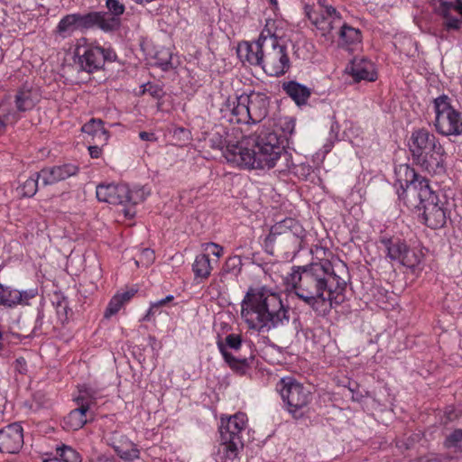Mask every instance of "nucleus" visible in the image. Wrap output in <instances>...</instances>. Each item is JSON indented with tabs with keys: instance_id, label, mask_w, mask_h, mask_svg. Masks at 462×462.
<instances>
[{
	"instance_id": "nucleus-1",
	"label": "nucleus",
	"mask_w": 462,
	"mask_h": 462,
	"mask_svg": "<svg viewBox=\"0 0 462 462\" xmlns=\"http://www.w3.org/2000/svg\"><path fill=\"white\" fill-rule=\"evenodd\" d=\"M285 283L291 293L319 316H326L345 300L346 281L328 260L292 266Z\"/></svg>"
},
{
	"instance_id": "nucleus-2",
	"label": "nucleus",
	"mask_w": 462,
	"mask_h": 462,
	"mask_svg": "<svg viewBox=\"0 0 462 462\" xmlns=\"http://www.w3.org/2000/svg\"><path fill=\"white\" fill-rule=\"evenodd\" d=\"M224 155L228 162L251 169L269 170L277 166L279 171H285L292 165L279 136L270 130L228 144Z\"/></svg>"
},
{
	"instance_id": "nucleus-3",
	"label": "nucleus",
	"mask_w": 462,
	"mask_h": 462,
	"mask_svg": "<svg viewBox=\"0 0 462 462\" xmlns=\"http://www.w3.org/2000/svg\"><path fill=\"white\" fill-rule=\"evenodd\" d=\"M241 317L248 328L268 333L289 324L290 308L273 289L250 287L241 302Z\"/></svg>"
},
{
	"instance_id": "nucleus-4",
	"label": "nucleus",
	"mask_w": 462,
	"mask_h": 462,
	"mask_svg": "<svg viewBox=\"0 0 462 462\" xmlns=\"http://www.w3.org/2000/svg\"><path fill=\"white\" fill-rule=\"evenodd\" d=\"M304 230L291 218L285 219L272 226L264 241L266 252L278 258H292L300 250Z\"/></svg>"
},
{
	"instance_id": "nucleus-5",
	"label": "nucleus",
	"mask_w": 462,
	"mask_h": 462,
	"mask_svg": "<svg viewBox=\"0 0 462 462\" xmlns=\"http://www.w3.org/2000/svg\"><path fill=\"white\" fill-rule=\"evenodd\" d=\"M282 399L287 404L288 411L295 419L302 418L311 401V393L292 377L282 378L276 385Z\"/></svg>"
},
{
	"instance_id": "nucleus-6",
	"label": "nucleus",
	"mask_w": 462,
	"mask_h": 462,
	"mask_svg": "<svg viewBox=\"0 0 462 462\" xmlns=\"http://www.w3.org/2000/svg\"><path fill=\"white\" fill-rule=\"evenodd\" d=\"M306 15L311 23L319 31L326 41L333 42L334 30L342 24V16L337 9L328 3V0H317L316 9L305 6Z\"/></svg>"
},
{
	"instance_id": "nucleus-7",
	"label": "nucleus",
	"mask_w": 462,
	"mask_h": 462,
	"mask_svg": "<svg viewBox=\"0 0 462 462\" xmlns=\"http://www.w3.org/2000/svg\"><path fill=\"white\" fill-rule=\"evenodd\" d=\"M435 122L437 132L442 135H460L462 134V117L450 103V98L442 95L434 99Z\"/></svg>"
},
{
	"instance_id": "nucleus-8",
	"label": "nucleus",
	"mask_w": 462,
	"mask_h": 462,
	"mask_svg": "<svg viewBox=\"0 0 462 462\" xmlns=\"http://www.w3.org/2000/svg\"><path fill=\"white\" fill-rule=\"evenodd\" d=\"M394 173L396 177L395 187L400 198L405 193L417 198H429L430 196L429 180L419 176L410 165L400 164L396 166Z\"/></svg>"
},
{
	"instance_id": "nucleus-9",
	"label": "nucleus",
	"mask_w": 462,
	"mask_h": 462,
	"mask_svg": "<svg viewBox=\"0 0 462 462\" xmlns=\"http://www.w3.org/2000/svg\"><path fill=\"white\" fill-rule=\"evenodd\" d=\"M246 425L247 416L243 412H237L226 420H221L219 432L222 448L228 457H235L238 447L243 446L242 432L245 430Z\"/></svg>"
},
{
	"instance_id": "nucleus-10",
	"label": "nucleus",
	"mask_w": 462,
	"mask_h": 462,
	"mask_svg": "<svg viewBox=\"0 0 462 462\" xmlns=\"http://www.w3.org/2000/svg\"><path fill=\"white\" fill-rule=\"evenodd\" d=\"M262 69L272 77H280L291 68L287 47L278 38H267Z\"/></svg>"
},
{
	"instance_id": "nucleus-11",
	"label": "nucleus",
	"mask_w": 462,
	"mask_h": 462,
	"mask_svg": "<svg viewBox=\"0 0 462 462\" xmlns=\"http://www.w3.org/2000/svg\"><path fill=\"white\" fill-rule=\"evenodd\" d=\"M96 194L99 201L112 205H136L144 199L142 189L131 190L126 184H100Z\"/></svg>"
},
{
	"instance_id": "nucleus-12",
	"label": "nucleus",
	"mask_w": 462,
	"mask_h": 462,
	"mask_svg": "<svg viewBox=\"0 0 462 462\" xmlns=\"http://www.w3.org/2000/svg\"><path fill=\"white\" fill-rule=\"evenodd\" d=\"M75 56L79 69L88 73L100 69L106 60L111 61L116 58L113 51L93 45H78Z\"/></svg>"
},
{
	"instance_id": "nucleus-13",
	"label": "nucleus",
	"mask_w": 462,
	"mask_h": 462,
	"mask_svg": "<svg viewBox=\"0 0 462 462\" xmlns=\"http://www.w3.org/2000/svg\"><path fill=\"white\" fill-rule=\"evenodd\" d=\"M107 12H90L96 27L105 32L117 31L121 26V15L125 13V5L119 0H106Z\"/></svg>"
},
{
	"instance_id": "nucleus-14",
	"label": "nucleus",
	"mask_w": 462,
	"mask_h": 462,
	"mask_svg": "<svg viewBox=\"0 0 462 462\" xmlns=\"http://www.w3.org/2000/svg\"><path fill=\"white\" fill-rule=\"evenodd\" d=\"M242 342L241 335L231 333L225 337V341H217V347L231 369L237 373L245 374V370L249 367L248 359L246 357L236 358L227 351V348L234 351L239 350L242 346Z\"/></svg>"
},
{
	"instance_id": "nucleus-15",
	"label": "nucleus",
	"mask_w": 462,
	"mask_h": 462,
	"mask_svg": "<svg viewBox=\"0 0 462 462\" xmlns=\"http://www.w3.org/2000/svg\"><path fill=\"white\" fill-rule=\"evenodd\" d=\"M96 27L93 15L90 13L86 14H70L65 15L59 22L55 33L61 39L70 37L78 30H88Z\"/></svg>"
},
{
	"instance_id": "nucleus-16",
	"label": "nucleus",
	"mask_w": 462,
	"mask_h": 462,
	"mask_svg": "<svg viewBox=\"0 0 462 462\" xmlns=\"http://www.w3.org/2000/svg\"><path fill=\"white\" fill-rule=\"evenodd\" d=\"M418 199L423 208L425 224L432 229L442 227L447 221V211L439 205L437 195L430 189L429 198L418 197Z\"/></svg>"
},
{
	"instance_id": "nucleus-17",
	"label": "nucleus",
	"mask_w": 462,
	"mask_h": 462,
	"mask_svg": "<svg viewBox=\"0 0 462 462\" xmlns=\"http://www.w3.org/2000/svg\"><path fill=\"white\" fill-rule=\"evenodd\" d=\"M439 144V141L433 134L427 129L420 128L411 133L409 141V150L411 153L412 160L415 161Z\"/></svg>"
},
{
	"instance_id": "nucleus-18",
	"label": "nucleus",
	"mask_w": 462,
	"mask_h": 462,
	"mask_svg": "<svg viewBox=\"0 0 462 462\" xmlns=\"http://www.w3.org/2000/svg\"><path fill=\"white\" fill-rule=\"evenodd\" d=\"M445 160L446 152L440 143L413 162L430 174L442 175L446 172Z\"/></svg>"
},
{
	"instance_id": "nucleus-19",
	"label": "nucleus",
	"mask_w": 462,
	"mask_h": 462,
	"mask_svg": "<svg viewBox=\"0 0 462 462\" xmlns=\"http://www.w3.org/2000/svg\"><path fill=\"white\" fill-rule=\"evenodd\" d=\"M23 444V428L19 423H12L0 430V452L15 454Z\"/></svg>"
},
{
	"instance_id": "nucleus-20",
	"label": "nucleus",
	"mask_w": 462,
	"mask_h": 462,
	"mask_svg": "<svg viewBox=\"0 0 462 462\" xmlns=\"http://www.w3.org/2000/svg\"><path fill=\"white\" fill-rule=\"evenodd\" d=\"M267 38L263 33L259 36L258 40L254 42H243L238 45L237 55L240 60L245 62H248L253 66H260L262 68L263 54Z\"/></svg>"
},
{
	"instance_id": "nucleus-21",
	"label": "nucleus",
	"mask_w": 462,
	"mask_h": 462,
	"mask_svg": "<svg viewBox=\"0 0 462 462\" xmlns=\"http://www.w3.org/2000/svg\"><path fill=\"white\" fill-rule=\"evenodd\" d=\"M246 105L248 106L249 120L252 124H257L267 116L270 100L263 92L251 91L246 94Z\"/></svg>"
},
{
	"instance_id": "nucleus-22",
	"label": "nucleus",
	"mask_w": 462,
	"mask_h": 462,
	"mask_svg": "<svg viewBox=\"0 0 462 462\" xmlns=\"http://www.w3.org/2000/svg\"><path fill=\"white\" fill-rule=\"evenodd\" d=\"M78 171V166L75 164L68 163L44 168L38 172V177H41L42 185L47 186L55 184L61 180H65L66 179L76 175Z\"/></svg>"
},
{
	"instance_id": "nucleus-23",
	"label": "nucleus",
	"mask_w": 462,
	"mask_h": 462,
	"mask_svg": "<svg viewBox=\"0 0 462 462\" xmlns=\"http://www.w3.org/2000/svg\"><path fill=\"white\" fill-rule=\"evenodd\" d=\"M222 111H229L232 117L231 122L237 124H249L248 106L246 105V94L236 96L233 98L228 97L224 104Z\"/></svg>"
},
{
	"instance_id": "nucleus-24",
	"label": "nucleus",
	"mask_w": 462,
	"mask_h": 462,
	"mask_svg": "<svg viewBox=\"0 0 462 462\" xmlns=\"http://www.w3.org/2000/svg\"><path fill=\"white\" fill-rule=\"evenodd\" d=\"M355 81L368 80L374 81L376 75L374 71V64L364 58H355L345 69Z\"/></svg>"
},
{
	"instance_id": "nucleus-25",
	"label": "nucleus",
	"mask_w": 462,
	"mask_h": 462,
	"mask_svg": "<svg viewBox=\"0 0 462 462\" xmlns=\"http://www.w3.org/2000/svg\"><path fill=\"white\" fill-rule=\"evenodd\" d=\"M79 407L72 410L63 419V428L67 430H78L81 429L88 421L87 413L89 410L88 402H84L82 397L76 399Z\"/></svg>"
},
{
	"instance_id": "nucleus-26",
	"label": "nucleus",
	"mask_w": 462,
	"mask_h": 462,
	"mask_svg": "<svg viewBox=\"0 0 462 462\" xmlns=\"http://www.w3.org/2000/svg\"><path fill=\"white\" fill-rule=\"evenodd\" d=\"M40 96L36 89L23 88L15 96V104L18 111L25 112L32 109L39 102Z\"/></svg>"
},
{
	"instance_id": "nucleus-27",
	"label": "nucleus",
	"mask_w": 462,
	"mask_h": 462,
	"mask_svg": "<svg viewBox=\"0 0 462 462\" xmlns=\"http://www.w3.org/2000/svg\"><path fill=\"white\" fill-rule=\"evenodd\" d=\"M282 88L286 94L291 97L298 106L306 104L311 95L310 88L296 81L284 83Z\"/></svg>"
},
{
	"instance_id": "nucleus-28",
	"label": "nucleus",
	"mask_w": 462,
	"mask_h": 462,
	"mask_svg": "<svg viewBox=\"0 0 462 462\" xmlns=\"http://www.w3.org/2000/svg\"><path fill=\"white\" fill-rule=\"evenodd\" d=\"M101 119H91L82 126V132L92 136L93 141L103 144L108 140V132L104 127Z\"/></svg>"
},
{
	"instance_id": "nucleus-29",
	"label": "nucleus",
	"mask_w": 462,
	"mask_h": 462,
	"mask_svg": "<svg viewBox=\"0 0 462 462\" xmlns=\"http://www.w3.org/2000/svg\"><path fill=\"white\" fill-rule=\"evenodd\" d=\"M452 2L440 0L437 7V13L443 17V27L447 30H459L462 25V21L451 14L450 11Z\"/></svg>"
},
{
	"instance_id": "nucleus-30",
	"label": "nucleus",
	"mask_w": 462,
	"mask_h": 462,
	"mask_svg": "<svg viewBox=\"0 0 462 462\" xmlns=\"http://www.w3.org/2000/svg\"><path fill=\"white\" fill-rule=\"evenodd\" d=\"M116 454L125 461L132 462L140 457V450L136 444L125 439L119 446H113Z\"/></svg>"
},
{
	"instance_id": "nucleus-31",
	"label": "nucleus",
	"mask_w": 462,
	"mask_h": 462,
	"mask_svg": "<svg viewBox=\"0 0 462 462\" xmlns=\"http://www.w3.org/2000/svg\"><path fill=\"white\" fill-rule=\"evenodd\" d=\"M338 31L335 33L338 35L340 44H354L361 42V32L342 21V24L338 26Z\"/></svg>"
},
{
	"instance_id": "nucleus-32",
	"label": "nucleus",
	"mask_w": 462,
	"mask_h": 462,
	"mask_svg": "<svg viewBox=\"0 0 462 462\" xmlns=\"http://www.w3.org/2000/svg\"><path fill=\"white\" fill-rule=\"evenodd\" d=\"M387 248V254L393 261H398L400 263L404 257L408 245L400 239H389L384 242Z\"/></svg>"
},
{
	"instance_id": "nucleus-33",
	"label": "nucleus",
	"mask_w": 462,
	"mask_h": 462,
	"mask_svg": "<svg viewBox=\"0 0 462 462\" xmlns=\"http://www.w3.org/2000/svg\"><path fill=\"white\" fill-rule=\"evenodd\" d=\"M192 270L196 277L207 279L210 275L212 270L208 255H197L192 265Z\"/></svg>"
},
{
	"instance_id": "nucleus-34",
	"label": "nucleus",
	"mask_w": 462,
	"mask_h": 462,
	"mask_svg": "<svg viewBox=\"0 0 462 462\" xmlns=\"http://www.w3.org/2000/svg\"><path fill=\"white\" fill-rule=\"evenodd\" d=\"M0 305L13 308L18 305V290L0 283Z\"/></svg>"
},
{
	"instance_id": "nucleus-35",
	"label": "nucleus",
	"mask_w": 462,
	"mask_h": 462,
	"mask_svg": "<svg viewBox=\"0 0 462 462\" xmlns=\"http://www.w3.org/2000/svg\"><path fill=\"white\" fill-rule=\"evenodd\" d=\"M423 254L421 251L408 247L401 263L403 266L413 269L420 263Z\"/></svg>"
},
{
	"instance_id": "nucleus-36",
	"label": "nucleus",
	"mask_w": 462,
	"mask_h": 462,
	"mask_svg": "<svg viewBox=\"0 0 462 462\" xmlns=\"http://www.w3.org/2000/svg\"><path fill=\"white\" fill-rule=\"evenodd\" d=\"M41 177H38V172L28 178L21 186L20 192L23 197L31 198L37 192L38 181Z\"/></svg>"
},
{
	"instance_id": "nucleus-37",
	"label": "nucleus",
	"mask_w": 462,
	"mask_h": 462,
	"mask_svg": "<svg viewBox=\"0 0 462 462\" xmlns=\"http://www.w3.org/2000/svg\"><path fill=\"white\" fill-rule=\"evenodd\" d=\"M57 452L63 462H81L80 455L69 446L58 448Z\"/></svg>"
},
{
	"instance_id": "nucleus-38",
	"label": "nucleus",
	"mask_w": 462,
	"mask_h": 462,
	"mask_svg": "<svg viewBox=\"0 0 462 462\" xmlns=\"http://www.w3.org/2000/svg\"><path fill=\"white\" fill-rule=\"evenodd\" d=\"M154 259L155 256L153 250L150 248H143L141 251L139 259L134 260V264L136 266L142 265L147 267L153 263Z\"/></svg>"
},
{
	"instance_id": "nucleus-39",
	"label": "nucleus",
	"mask_w": 462,
	"mask_h": 462,
	"mask_svg": "<svg viewBox=\"0 0 462 462\" xmlns=\"http://www.w3.org/2000/svg\"><path fill=\"white\" fill-rule=\"evenodd\" d=\"M448 448H462V429L455 430L445 440Z\"/></svg>"
},
{
	"instance_id": "nucleus-40",
	"label": "nucleus",
	"mask_w": 462,
	"mask_h": 462,
	"mask_svg": "<svg viewBox=\"0 0 462 462\" xmlns=\"http://www.w3.org/2000/svg\"><path fill=\"white\" fill-rule=\"evenodd\" d=\"M123 305H124V303L122 302V299L120 297H117V295H115L111 299V300L106 310L105 317L110 318L111 316L116 314L119 311V310L122 308Z\"/></svg>"
},
{
	"instance_id": "nucleus-41",
	"label": "nucleus",
	"mask_w": 462,
	"mask_h": 462,
	"mask_svg": "<svg viewBox=\"0 0 462 462\" xmlns=\"http://www.w3.org/2000/svg\"><path fill=\"white\" fill-rule=\"evenodd\" d=\"M38 293L37 289L26 291H18V305H28L29 300L33 299Z\"/></svg>"
},
{
	"instance_id": "nucleus-42",
	"label": "nucleus",
	"mask_w": 462,
	"mask_h": 462,
	"mask_svg": "<svg viewBox=\"0 0 462 462\" xmlns=\"http://www.w3.org/2000/svg\"><path fill=\"white\" fill-rule=\"evenodd\" d=\"M173 300V296L172 295H168L167 297H165L164 299L161 300H158L154 303H152L146 314V316L144 317V319L146 320H149L150 318L155 313V310L162 306V305H165L167 302H170Z\"/></svg>"
},
{
	"instance_id": "nucleus-43",
	"label": "nucleus",
	"mask_w": 462,
	"mask_h": 462,
	"mask_svg": "<svg viewBox=\"0 0 462 462\" xmlns=\"http://www.w3.org/2000/svg\"><path fill=\"white\" fill-rule=\"evenodd\" d=\"M241 265V259L239 256H232V257H229L226 262V265H225V268L227 272H234L236 271V269L239 270V266Z\"/></svg>"
},
{
	"instance_id": "nucleus-44",
	"label": "nucleus",
	"mask_w": 462,
	"mask_h": 462,
	"mask_svg": "<svg viewBox=\"0 0 462 462\" xmlns=\"http://www.w3.org/2000/svg\"><path fill=\"white\" fill-rule=\"evenodd\" d=\"M206 250L209 251L213 255L219 258L223 254V247L215 244V243H208L206 245Z\"/></svg>"
},
{
	"instance_id": "nucleus-45",
	"label": "nucleus",
	"mask_w": 462,
	"mask_h": 462,
	"mask_svg": "<svg viewBox=\"0 0 462 462\" xmlns=\"http://www.w3.org/2000/svg\"><path fill=\"white\" fill-rule=\"evenodd\" d=\"M417 462H443L439 456L430 453L418 458Z\"/></svg>"
},
{
	"instance_id": "nucleus-46",
	"label": "nucleus",
	"mask_w": 462,
	"mask_h": 462,
	"mask_svg": "<svg viewBox=\"0 0 462 462\" xmlns=\"http://www.w3.org/2000/svg\"><path fill=\"white\" fill-rule=\"evenodd\" d=\"M144 92H148L151 96L156 98H160L162 95V89L156 85H149Z\"/></svg>"
},
{
	"instance_id": "nucleus-47",
	"label": "nucleus",
	"mask_w": 462,
	"mask_h": 462,
	"mask_svg": "<svg viewBox=\"0 0 462 462\" xmlns=\"http://www.w3.org/2000/svg\"><path fill=\"white\" fill-rule=\"evenodd\" d=\"M14 369L20 374H25L26 372V361L23 357H19L15 360Z\"/></svg>"
},
{
	"instance_id": "nucleus-48",
	"label": "nucleus",
	"mask_w": 462,
	"mask_h": 462,
	"mask_svg": "<svg viewBox=\"0 0 462 462\" xmlns=\"http://www.w3.org/2000/svg\"><path fill=\"white\" fill-rule=\"evenodd\" d=\"M8 121V116L4 113V107L0 106V134L5 132Z\"/></svg>"
},
{
	"instance_id": "nucleus-49",
	"label": "nucleus",
	"mask_w": 462,
	"mask_h": 462,
	"mask_svg": "<svg viewBox=\"0 0 462 462\" xmlns=\"http://www.w3.org/2000/svg\"><path fill=\"white\" fill-rule=\"evenodd\" d=\"M136 291H137L135 289H131L123 293H118L116 295L117 297H120L122 299V302L125 304V302L132 299V297L136 293Z\"/></svg>"
},
{
	"instance_id": "nucleus-50",
	"label": "nucleus",
	"mask_w": 462,
	"mask_h": 462,
	"mask_svg": "<svg viewBox=\"0 0 462 462\" xmlns=\"http://www.w3.org/2000/svg\"><path fill=\"white\" fill-rule=\"evenodd\" d=\"M89 154L92 158H99L102 152L101 148L98 144L88 146Z\"/></svg>"
},
{
	"instance_id": "nucleus-51",
	"label": "nucleus",
	"mask_w": 462,
	"mask_h": 462,
	"mask_svg": "<svg viewBox=\"0 0 462 462\" xmlns=\"http://www.w3.org/2000/svg\"><path fill=\"white\" fill-rule=\"evenodd\" d=\"M139 137L143 141L155 142L157 140V137L155 136V134L153 133H149V132H144V131L139 133Z\"/></svg>"
},
{
	"instance_id": "nucleus-52",
	"label": "nucleus",
	"mask_w": 462,
	"mask_h": 462,
	"mask_svg": "<svg viewBox=\"0 0 462 462\" xmlns=\"http://www.w3.org/2000/svg\"><path fill=\"white\" fill-rule=\"evenodd\" d=\"M452 2L451 9L456 11L462 19V0H454Z\"/></svg>"
},
{
	"instance_id": "nucleus-53",
	"label": "nucleus",
	"mask_w": 462,
	"mask_h": 462,
	"mask_svg": "<svg viewBox=\"0 0 462 462\" xmlns=\"http://www.w3.org/2000/svg\"><path fill=\"white\" fill-rule=\"evenodd\" d=\"M166 55L167 57L165 59L161 60V61L159 62V65L162 68L163 70L168 69L171 64V55L168 51L166 52Z\"/></svg>"
},
{
	"instance_id": "nucleus-54",
	"label": "nucleus",
	"mask_w": 462,
	"mask_h": 462,
	"mask_svg": "<svg viewBox=\"0 0 462 462\" xmlns=\"http://www.w3.org/2000/svg\"><path fill=\"white\" fill-rule=\"evenodd\" d=\"M93 462H118L114 457H108L106 455H99Z\"/></svg>"
},
{
	"instance_id": "nucleus-55",
	"label": "nucleus",
	"mask_w": 462,
	"mask_h": 462,
	"mask_svg": "<svg viewBox=\"0 0 462 462\" xmlns=\"http://www.w3.org/2000/svg\"><path fill=\"white\" fill-rule=\"evenodd\" d=\"M265 34V37L266 38H277L272 32L270 29L268 28H265L262 31L260 36H262L263 34Z\"/></svg>"
},
{
	"instance_id": "nucleus-56",
	"label": "nucleus",
	"mask_w": 462,
	"mask_h": 462,
	"mask_svg": "<svg viewBox=\"0 0 462 462\" xmlns=\"http://www.w3.org/2000/svg\"><path fill=\"white\" fill-rule=\"evenodd\" d=\"M43 462H60L58 458L44 460Z\"/></svg>"
},
{
	"instance_id": "nucleus-57",
	"label": "nucleus",
	"mask_w": 462,
	"mask_h": 462,
	"mask_svg": "<svg viewBox=\"0 0 462 462\" xmlns=\"http://www.w3.org/2000/svg\"><path fill=\"white\" fill-rule=\"evenodd\" d=\"M124 211L125 216H133V214L130 212V209H125Z\"/></svg>"
},
{
	"instance_id": "nucleus-58",
	"label": "nucleus",
	"mask_w": 462,
	"mask_h": 462,
	"mask_svg": "<svg viewBox=\"0 0 462 462\" xmlns=\"http://www.w3.org/2000/svg\"><path fill=\"white\" fill-rule=\"evenodd\" d=\"M271 4L273 5H276L277 4V0H269Z\"/></svg>"
}]
</instances>
